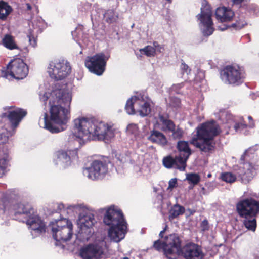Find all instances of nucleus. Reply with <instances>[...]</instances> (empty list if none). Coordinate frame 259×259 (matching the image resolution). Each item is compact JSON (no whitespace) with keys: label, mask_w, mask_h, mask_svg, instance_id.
<instances>
[{"label":"nucleus","mask_w":259,"mask_h":259,"mask_svg":"<svg viewBox=\"0 0 259 259\" xmlns=\"http://www.w3.org/2000/svg\"><path fill=\"white\" fill-rule=\"evenodd\" d=\"M53 100H50V120L44 114L45 128L52 134L65 130L67 123L70 119V105L72 100L71 91L64 85L62 88H56L52 94Z\"/></svg>","instance_id":"1"},{"label":"nucleus","mask_w":259,"mask_h":259,"mask_svg":"<svg viewBox=\"0 0 259 259\" xmlns=\"http://www.w3.org/2000/svg\"><path fill=\"white\" fill-rule=\"evenodd\" d=\"M74 136L80 145L91 140L109 141L115 136L113 128L105 122L79 117L74 120Z\"/></svg>","instance_id":"2"},{"label":"nucleus","mask_w":259,"mask_h":259,"mask_svg":"<svg viewBox=\"0 0 259 259\" xmlns=\"http://www.w3.org/2000/svg\"><path fill=\"white\" fill-rule=\"evenodd\" d=\"M259 149V144L249 147L246 150L240 158V166L236 170V174L231 172H224L221 175V179L227 183H232L237 179L243 184H247L256 175L259 168L258 158L255 152Z\"/></svg>","instance_id":"3"},{"label":"nucleus","mask_w":259,"mask_h":259,"mask_svg":"<svg viewBox=\"0 0 259 259\" xmlns=\"http://www.w3.org/2000/svg\"><path fill=\"white\" fill-rule=\"evenodd\" d=\"M103 222L110 226L108 236L114 242L123 239L127 233V222L121 210L114 205L108 207L103 218Z\"/></svg>","instance_id":"4"},{"label":"nucleus","mask_w":259,"mask_h":259,"mask_svg":"<svg viewBox=\"0 0 259 259\" xmlns=\"http://www.w3.org/2000/svg\"><path fill=\"white\" fill-rule=\"evenodd\" d=\"M196 134L191 143L204 153H211L215 149L213 138L220 133L219 127L214 121L200 124L196 128Z\"/></svg>","instance_id":"5"},{"label":"nucleus","mask_w":259,"mask_h":259,"mask_svg":"<svg viewBox=\"0 0 259 259\" xmlns=\"http://www.w3.org/2000/svg\"><path fill=\"white\" fill-rule=\"evenodd\" d=\"M259 198L256 193L250 194L240 199L236 204V209L239 216L243 219V223L249 230L255 231L256 228V217L259 213Z\"/></svg>","instance_id":"6"},{"label":"nucleus","mask_w":259,"mask_h":259,"mask_svg":"<svg viewBox=\"0 0 259 259\" xmlns=\"http://www.w3.org/2000/svg\"><path fill=\"white\" fill-rule=\"evenodd\" d=\"M14 209L16 215H19L25 219L23 222H25L31 230V234L33 238L45 232L44 222L29 203H17L14 205Z\"/></svg>","instance_id":"7"},{"label":"nucleus","mask_w":259,"mask_h":259,"mask_svg":"<svg viewBox=\"0 0 259 259\" xmlns=\"http://www.w3.org/2000/svg\"><path fill=\"white\" fill-rule=\"evenodd\" d=\"M26 114L27 112L22 109H16L2 114V121L0 122V144L7 143L9 138L14 134L15 128Z\"/></svg>","instance_id":"8"},{"label":"nucleus","mask_w":259,"mask_h":259,"mask_svg":"<svg viewBox=\"0 0 259 259\" xmlns=\"http://www.w3.org/2000/svg\"><path fill=\"white\" fill-rule=\"evenodd\" d=\"M108 251L106 242L101 240L83 245L79 250V256L82 259H103Z\"/></svg>","instance_id":"9"},{"label":"nucleus","mask_w":259,"mask_h":259,"mask_svg":"<svg viewBox=\"0 0 259 259\" xmlns=\"http://www.w3.org/2000/svg\"><path fill=\"white\" fill-rule=\"evenodd\" d=\"M53 238L56 241L66 242L69 240L72 235L73 225L68 219L63 218L55 220L49 224Z\"/></svg>","instance_id":"10"},{"label":"nucleus","mask_w":259,"mask_h":259,"mask_svg":"<svg viewBox=\"0 0 259 259\" xmlns=\"http://www.w3.org/2000/svg\"><path fill=\"white\" fill-rule=\"evenodd\" d=\"M96 222L93 211L90 209L80 214L77 220L79 229L77 238L81 241H88L94 232L93 227Z\"/></svg>","instance_id":"11"},{"label":"nucleus","mask_w":259,"mask_h":259,"mask_svg":"<svg viewBox=\"0 0 259 259\" xmlns=\"http://www.w3.org/2000/svg\"><path fill=\"white\" fill-rule=\"evenodd\" d=\"M220 77L226 84L238 85L244 81L245 73L238 65H227L220 71Z\"/></svg>","instance_id":"12"},{"label":"nucleus","mask_w":259,"mask_h":259,"mask_svg":"<svg viewBox=\"0 0 259 259\" xmlns=\"http://www.w3.org/2000/svg\"><path fill=\"white\" fill-rule=\"evenodd\" d=\"M29 69L27 65L22 59H16L11 60L7 65V71L3 72V76L6 78L9 76L17 80L23 79L28 73Z\"/></svg>","instance_id":"13"},{"label":"nucleus","mask_w":259,"mask_h":259,"mask_svg":"<svg viewBox=\"0 0 259 259\" xmlns=\"http://www.w3.org/2000/svg\"><path fill=\"white\" fill-rule=\"evenodd\" d=\"M212 15V10L209 5H202L201 13L197 15V19L200 21L199 27L204 36L211 35L214 31Z\"/></svg>","instance_id":"14"},{"label":"nucleus","mask_w":259,"mask_h":259,"mask_svg":"<svg viewBox=\"0 0 259 259\" xmlns=\"http://www.w3.org/2000/svg\"><path fill=\"white\" fill-rule=\"evenodd\" d=\"M109 55L103 53L96 54L93 56L88 57L85 60V66L94 74L100 76L105 70Z\"/></svg>","instance_id":"15"},{"label":"nucleus","mask_w":259,"mask_h":259,"mask_svg":"<svg viewBox=\"0 0 259 259\" xmlns=\"http://www.w3.org/2000/svg\"><path fill=\"white\" fill-rule=\"evenodd\" d=\"M71 69L69 62L62 59L51 62L48 72L52 78L56 80H61L70 74Z\"/></svg>","instance_id":"16"},{"label":"nucleus","mask_w":259,"mask_h":259,"mask_svg":"<svg viewBox=\"0 0 259 259\" xmlns=\"http://www.w3.org/2000/svg\"><path fill=\"white\" fill-rule=\"evenodd\" d=\"M108 172V166L105 161L95 160L90 166L83 169V175L92 180L102 178Z\"/></svg>","instance_id":"17"},{"label":"nucleus","mask_w":259,"mask_h":259,"mask_svg":"<svg viewBox=\"0 0 259 259\" xmlns=\"http://www.w3.org/2000/svg\"><path fill=\"white\" fill-rule=\"evenodd\" d=\"M165 255L168 259H175L182 248V240L178 234H171L165 237Z\"/></svg>","instance_id":"18"},{"label":"nucleus","mask_w":259,"mask_h":259,"mask_svg":"<svg viewBox=\"0 0 259 259\" xmlns=\"http://www.w3.org/2000/svg\"><path fill=\"white\" fill-rule=\"evenodd\" d=\"M178 256L183 259H203L205 254L201 245L188 242L183 245Z\"/></svg>","instance_id":"19"},{"label":"nucleus","mask_w":259,"mask_h":259,"mask_svg":"<svg viewBox=\"0 0 259 259\" xmlns=\"http://www.w3.org/2000/svg\"><path fill=\"white\" fill-rule=\"evenodd\" d=\"M76 149L60 150L56 152L54 164L60 169H65L69 167L71 162L78 159Z\"/></svg>","instance_id":"20"},{"label":"nucleus","mask_w":259,"mask_h":259,"mask_svg":"<svg viewBox=\"0 0 259 259\" xmlns=\"http://www.w3.org/2000/svg\"><path fill=\"white\" fill-rule=\"evenodd\" d=\"M91 18L93 23L94 21L99 22L103 19L108 23L116 22L118 19V14L113 10H108L104 11L100 8H95L91 14Z\"/></svg>","instance_id":"21"},{"label":"nucleus","mask_w":259,"mask_h":259,"mask_svg":"<svg viewBox=\"0 0 259 259\" xmlns=\"http://www.w3.org/2000/svg\"><path fill=\"white\" fill-rule=\"evenodd\" d=\"M146 139L152 143L156 144L162 147L166 146L168 141L165 135L160 131L155 129L149 130V131L145 133Z\"/></svg>","instance_id":"22"},{"label":"nucleus","mask_w":259,"mask_h":259,"mask_svg":"<svg viewBox=\"0 0 259 259\" xmlns=\"http://www.w3.org/2000/svg\"><path fill=\"white\" fill-rule=\"evenodd\" d=\"M183 161L181 156H176L172 157L168 156L163 158L162 162L164 167L167 168H174L180 170V171H184L186 167V163H183Z\"/></svg>","instance_id":"23"},{"label":"nucleus","mask_w":259,"mask_h":259,"mask_svg":"<svg viewBox=\"0 0 259 259\" xmlns=\"http://www.w3.org/2000/svg\"><path fill=\"white\" fill-rule=\"evenodd\" d=\"M226 118L228 123L231 122L234 123L233 127L236 132L242 133L247 127L242 116H235L231 113H227Z\"/></svg>","instance_id":"24"},{"label":"nucleus","mask_w":259,"mask_h":259,"mask_svg":"<svg viewBox=\"0 0 259 259\" xmlns=\"http://www.w3.org/2000/svg\"><path fill=\"white\" fill-rule=\"evenodd\" d=\"M215 15L217 19L221 22H229L233 20L234 13L230 8L222 7L216 9Z\"/></svg>","instance_id":"25"},{"label":"nucleus","mask_w":259,"mask_h":259,"mask_svg":"<svg viewBox=\"0 0 259 259\" xmlns=\"http://www.w3.org/2000/svg\"><path fill=\"white\" fill-rule=\"evenodd\" d=\"M158 120L161 125V130L165 133H170L174 131L176 126L173 121L169 119L167 114L159 113L158 115Z\"/></svg>","instance_id":"26"},{"label":"nucleus","mask_w":259,"mask_h":259,"mask_svg":"<svg viewBox=\"0 0 259 259\" xmlns=\"http://www.w3.org/2000/svg\"><path fill=\"white\" fill-rule=\"evenodd\" d=\"M136 104L138 105L137 111L142 117L148 115L151 112L150 104L144 99V95L139 94V98Z\"/></svg>","instance_id":"27"},{"label":"nucleus","mask_w":259,"mask_h":259,"mask_svg":"<svg viewBox=\"0 0 259 259\" xmlns=\"http://www.w3.org/2000/svg\"><path fill=\"white\" fill-rule=\"evenodd\" d=\"M177 148L179 152L178 156H181L183 159V163L186 162L191 154V150L189 147L188 142L185 141H179L177 143Z\"/></svg>","instance_id":"28"},{"label":"nucleus","mask_w":259,"mask_h":259,"mask_svg":"<svg viewBox=\"0 0 259 259\" xmlns=\"http://www.w3.org/2000/svg\"><path fill=\"white\" fill-rule=\"evenodd\" d=\"M2 45L6 49L10 50H16L20 54L22 49L17 44L15 38L11 35L7 34L4 35L2 40Z\"/></svg>","instance_id":"29"},{"label":"nucleus","mask_w":259,"mask_h":259,"mask_svg":"<svg viewBox=\"0 0 259 259\" xmlns=\"http://www.w3.org/2000/svg\"><path fill=\"white\" fill-rule=\"evenodd\" d=\"M89 208L83 204H75L67 205L66 212L71 217L78 215V217L82 213H85Z\"/></svg>","instance_id":"30"},{"label":"nucleus","mask_w":259,"mask_h":259,"mask_svg":"<svg viewBox=\"0 0 259 259\" xmlns=\"http://www.w3.org/2000/svg\"><path fill=\"white\" fill-rule=\"evenodd\" d=\"M112 161L110 162L113 165H116L120 166L121 164L127 162L129 158L125 154H121L120 152L116 151H113L112 152Z\"/></svg>","instance_id":"31"},{"label":"nucleus","mask_w":259,"mask_h":259,"mask_svg":"<svg viewBox=\"0 0 259 259\" xmlns=\"http://www.w3.org/2000/svg\"><path fill=\"white\" fill-rule=\"evenodd\" d=\"M139 98V95L134 96L128 99L126 102L125 110L128 114L132 115L136 113L138 105L136 104Z\"/></svg>","instance_id":"32"},{"label":"nucleus","mask_w":259,"mask_h":259,"mask_svg":"<svg viewBox=\"0 0 259 259\" xmlns=\"http://www.w3.org/2000/svg\"><path fill=\"white\" fill-rule=\"evenodd\" d=\"M185 211V208L184 206L178 204H176L171 207L169 211V219L172 220L173 219L183 215Z\"/></svg>","instance_id":"33"},{"label":"nucleus","mask_w":259,"mask_h":259,"mask_svg":"<svg viewBox=\"0 0 259 259\" xmlns=\"http://www.w3.org/2000/svg\"><path fill=\"white\" fill-rule=\"evenodd\" d=\"M10 157L8 152L4 153L3 157L0 158V178H2L8 171L10 164Z\"/></svg>","instance_id":"34"},{"label":"nucleus","mask_w":259,"mask_h":259,"mask_svg":"<svg viewBox=\"0 0 259 259\" xmlns=\"http://www.w3.org/2000/svg\"><path fill=\"white\" fill-rule=\"evenodd\" d=\"M12 8L9 4L3 1L0 2V19L5 20L12 12Z\"/></svg>","instance_id":"35"},{"label":"nucleus","mask_w":259,"mask_h":259,"mask_svg":"<svg viewBox=\"0 0 259 259\" xmlns=\"http://www.w3.org/2000/svg\"><path fill=\"white\" fill-rule=\"evenodd\" d=\"M241 8L253 14H257L259 12V7L255 4H247L244 3L241 5Z\"/></svg>","instance_id":"36"},{"label":"nucleus","mask_w":259,"mask_h":259,"mask_svg":"<svg viewBox=\"0 0 259 259\" xmlns=\"http://www.w3.org/2000/svg\"><path fill=\"white\" fill-rule=\"evenodd\" d=\"M128 134L134 135L135 138L139 136L140 131L137 124L131 123L128 125L126 128Z\"/></svg>","instance_id":"37"},{"label":"nucleus","mask_w":259,"mask_h":259,"mask_svg":"<svg viewBox=\"0 0 259 259\" xmlns=\"http://www.w3.org/2000/svg\"><path fill=\"white\" fill-rule=\"evenodd\" d=\"M140 51L148 57H152L155 55L156 49L151 46H147L144 48L140 49Z\"/></svg>","instance_id":"38"},{"label":"nucleus","mask_w":259,"mask_h":259,"mask_svg":"<svg viewBox=\"0 0 259 259\" xmlns=\"http://www.w3.org/2000/svg\"><path fill=\"white\" fill-rule=\"evenodd\" d=\"M171 137L174 140H180L183 138L184 135V131L179 126L174 128V131H171Z\"/></svg>","instance_id":"39"},{"label":"nucleus","mask_w":259,"mask_h":259,"mask_svg":"<svg viewBox=\"0 0 259 259\" xmlns=\"http://www.w3.org/2000/svg\"><path fill=\"white\" fill-rule=\"evenodd\" d=\"M246 24V23L243 19H239V20H236L235 22L228 25L227 28L231 27L236 30H238L242 29Z\"/></svg>","instance_id":"40"},{"label":"nucleus","mask_w":259,"mask_h":259,"mask_svg":"<svg viewBox=\"0 0 259 259\" xmlns=\"http://www.w3.org/2000/svg\"><path fill=\"white\" fill-rule=\"evenodd\" d=\"M187 179L189 181L190 183L195 185L199 182L200 178L198 174L191 173L187 175Z\"/></svg>","instance_id":"41"},{"label":"nucleus","mask_w":259,"mask_h":259,"mask_svg":"<svg viewBox=\"0 0 259 259\" xmlns=\"http://www.w3.org/2000/svg\"><path fill=\"white\" fill-rule=\"evenodd\" d=\"M153 247L158 251L163 250L164 254H165V248L166 247L165 239H164V241L163 242L160 240L154 241Z\"/></svg>","instance_id":"42"},{"label":"nucleus","mask_w":259,"mask_h":259,"mask_svg":"<svg viewBox=\"0 0 259 259\" xmlns=\"http://www.w3.org/2000/svg\"><path fill=\"white\" fill-rule=\"evenodd\" d=\"M54 90L55 89H54L53 91H54ZM52 92H53V91H52ZM52 93L53 92H52L51 94H50V93H48V92H45L42 94L40 93L39 94V98H40V101L44 102V104H46V102L47 101V100L49 99V101L50 100L52 101V100H53V98H52Z\"/></svg>","instance_id":"43"},{"label":"nucleus","mask_w":259,"mask_h":259,"mask_svg":"<svg viewBox=\"0 0 259 259\" xmlns=\"http://www.w3.org/2000/svg\"><path fill=\"white\" fill-rule=\"evenodd\" d=\"M180 69L181 74L184 76L185 75H188L191 72V69L187 65L183 60H182V63L180 66Z\"/></svg>","instance_id":"44"},{"label":"nucleus","mask_w":259,"mask_h":259,"mask_svg":"<svg viewBox=\"0 0 259 259\" xmlns=\"http://www.w3.org/2000/svg\"><path fill=\"white\" fill-rule=\"evenodd\" d=\"M181 105V100L175 97H170L169 106L174 108H178Z\"/></svg>","instance_id":"45"},{"label":"nucleus","mask_w":259,"mask_h":259,"mask_svg":"<svg viewBox=\"0 0 259 259\" xmlns=\"http://www.w3.org/2000/svg\"><path fill=\"white\" fill-rule=\"evenodd\" d=\"M184 87V83L182 82L178 84H173L170 90L171 92H174V93L177 94H182V92L181 91V89Z\"/></svg>","instance_id":"46"},{"label":"nucleus","mask_w":259,"mask_h":259,"mask_svg":"<svg viewBox=\"0 0 259 259\" xmlns=\"http://www.w3.org/2000/svg\"><path fill=\"white\" fill-rule=\"evenodd\" d=\"M34 25L38 27L41 31L47 27V23L41 18H38L34 22Z\"/></svg>","instance_id":"47"},{"label":"nucleus","mask_w":259,"mask_h":259,"mask_svg":"<svg viewBox=\"0 0 259 259\" xmlns=\"http://www.w3.org/2000/svg\"><path fill=\"white\" fill-rule=\"evenodd\" d=\"M27 37L29 39L30 45L33 47H36L37 45L36 38H35L32 34L31 29L29 30Z\"/></svg>","instance_id":"48"},{"label":"nucleus","mask_w":259,"mask_h":259,"mask_svg":"<svg viewBox=\"0 0 259 259\" xmlns=\"http://www.w3.org/2000/svg\"><path fill=\"white\" fill-rule=\"evenodd\" d=\"M177 184V178H173L169 180L168 182V189H172L176 187Z\"/></svg>","instance_id":"49"},{"label":"nucleus","mask_w":259,"mask_h":259,"mask_svg":"<svg viewBox=\"0 0 259 259\" xmlns=\"http://www.w3.org/2000/svg\"><path fill=\"white\" fill-rule=\"evenodd\" d=\"M67 205H65L62 203L58 204L56 208V212L59 213L62 210L66 211V207Z\"/></svg>","instance_id":"50"},{"label":"nucleus","mask_w":259,"mask_h":259,"mask_svg":"<svg viewBox=\"0 0 259 259\" xmlns=\"http://www.w3.org/2000/svg\"><path fill=\"white\" fill-rule=\"evenodd\" d=\"M201 227L203 231L208 230L209 229L208 221L206 220H203L201 224Z\"/></svg>","instance_id":"51"},{"label":"nucleus","mask_w":259,"mask_h":259,"mask_svg":"<svg viewBox=\"0 0 259 259\" xmlns=\"http://www.w3.org/2000/svg\"><path fill=\"white\" fill-rule=\"evenodd\" d=\"M91 7V5L89 3H85L83 4V6H81L78 8L79 10L81 11L82 12H86Z\"/></svg>","instance_id":"52"},{"label":"nucleus","mask_w":259,"mask_h":259,"mask_svg":"<svg viewBox=\"0 0 259 259\" xmlns=\"http://www.w3.org/2000/svg\"><path fill=\"white\" fill-rule=\"evenodd\" d=\"M233 3L235 5L241 4L243 0H232Z\"/></svg>","instance_id":"53"},{"label":"nucleus","mask_w":259,"mask_h":259,"mask_svg":"<svg viewBox=\"0 0 259 259\" xmlns=\"http://www.w3.org/2000/svg\"><path fill=\"white\" fill-rule=\"evenodd\" d=\"M160 45H159L158 42L156 41H154L153 44V46L155 49H157L159 47H160Z\"/></svg>","instance_id":"54"},{"label":"nucleus","mask_w":259,"mask_h":259,"mask_svg":"<svg viewBox=\"0 0 259 259\" xmlns=\"http://www.w3.org/2000/svg\"><path fill=\"white\" fill-rule=\"evenodd\" d=\"M165 230H166V227L163 230L160 231V232L159 234V236L160 238H162L163 237V234L164 233Z\"/></svg>","instance_id":"55"},{"label":"nucleus","mask_w":259,"mask_h":259,"mask_svg":"<svg viewBox=\"0 0 259 259\" xmlns=\"http://www.w3.org/2000/svg\"><path fill=\"white\" fill-rule=\"evenodd\" d=\"M252 259H259V254L257 253H254L252 254Z\"/></svg>","instance_id":"56"},{"label":"nucleus","mask_w":259,"mask_h":259,"mask_svg":"<svg viewBox=\"0 0 259 259\" xmlns=\"http://www.w3.org/2000/svg\"><path fill=\"white\" fill-rule=\"evenodd\" d=\"M26 8L28 10H31V9H32V7L31 6V5L29 3H27L26 4Z\"/></svg>","instance_id":"57"},{"label":"nucleus","mask_w":259,"mask_h":259,"mask_svg":"<svg viewBox=\"0 0 259 259\" xmlns=\"http://www.w3.org/2000/svg\"><path fill=\"white\" fill-rule=\"evenodd\" d=\"M6 209L5 206L3 204L1 203V201H0V210H4Z\"/></svg>","instance_id":"58"},{"label":"nucleus","mask_w":259,"mask_h":259,"mask_svg":"<svg viewBox=\"0 0 259 259\" xmlns=\"http://www.w3.org/2000/svg\"><path fill=\"white\" fill-rule=\"evenodd\" d=\"M163 50V48L161 46H160V47L158 48V49H156V52H162V50Z\"/></svg>","instance_id":"59"},{"label":"nucleus","mask_w":259,"mask_h":259,"mask_svg":"<svg viewBox=\"0 0 259 259\" xmlns=\"http://www.w3.org/2000/svg\"><path fill=\"white\" fill-rule=\"evenodd\" d=\"M202 190H204V194H206L207 193V192L205 191V189L204 187H202Z\"/></svg>","instance_id":"60"},{"label":"nucleus","mask_w":259,"mask_h":259,"mask_svg":"<svg viewBox=\"0 0 259 259\" xmlns=\"http://www.w3.org/2000/svg\"><path fill=\"white\" fill-rule=\"evenodd\" d=\"M248 119L249 120H252V117H251V116H249L248 117Z\"/></svg>","instance_id":"61"},{"label":"nucleus","mask_w":259,"mask_h":259,"mask_svg":"<svg viewBox=\"0 0 259 259\" xmlns=\"http://www.w3.org/2000/svg\"><path fill=\"white\" fill-rule=\"evenodd\" d=\"M249 127H251V128L253 127H254V124L252 123V124H250L249 125Z\"/></svg>","instance_id":"62"},{"label":"nucleus","mask_w":259,"mask_h":259,"mask_svg":"<svg viewBox=\"0 0 259 259\" xmlns=\"http://www.w3.org/2000/svg\"><path fill=\"white\" fill-rule=\"evenodd\" d=\"M75 31H74V32H73V31H72V35L73 36H74V35H75Z\"/></svg>","instance_id":"63"},{"label":"nucleus","mask_w":259,"mask_h":259,"mask_svg":"<svg viewBox=\"0 0 259 259\" xmlns=\"http://www.w3.org/2000/svg\"><path fill=\"white\" fill-rule=\"evenodd\" d=\"M123 259H129V258L128 257H123Z\"/></svg>","instance_id":"64"}]
</instances>
